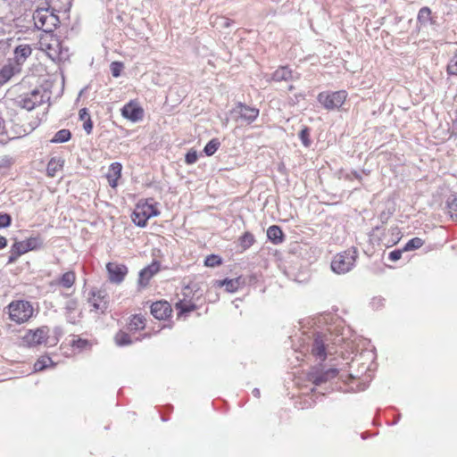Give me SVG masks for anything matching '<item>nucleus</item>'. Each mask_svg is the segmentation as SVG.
Listing matches in <instances>:
<instances>
[{
    "label": "nucleus",
    "mask_w": 457,
    "mask_h": 457,
    "mask_svg": "<svg viewBox=\"0 0 457 457\" xmlns=\"http://www.w3.org/2000/svg\"><path fill=\"white\" fill-rule=\"evenodd\" d=\"M50 99V92L42 87H37L30 92L21 94L15 99L17 106L31 111L36 106L42 104Z\"/></svg>",
    "instance_id": "obj_1"
},
{
    "label": "nucleus",
    "mask_w": 457,
    "mask_h": 457,
    "mask_svg": "<svg viewBox=\"0 0 457 457\" xmlns=\"http://www.w3.org/2000/svg\"><path fill=\"white\" fill-rule=\"evenodd\" d=\"M56 11L50 8H39L33 13V21L37 29L45 32L54 31L59 25L60 20Z\"/></svg>",
    "instance_id": "obj_2"
},
{
    "label": "nucleus",
    "mask_w": 457,
    "mask_h": 457,
    "mask_svg": "<svg viewBox=\"0 0 457 457\" xmlns=\"http://www.w3.org/2000/svg\"><path fill=\"white\" fill-rule=\"evenodd\" d=\"M199 287L197 284H191L183 288V299L179 300L175 303V308L178 311V316L186 315L197 309V305L192 301V298L197 295V299L202 295L198 294Z\"/></svg>",
    "instance_id": "obj_3"
},
{
    "label": "nucleus",
    "mask_w": 457,
    "mask_h": 457,
    "mask_svg": "<svg viewBox=\"0 0 457 457\" xmlns=\"http://www.w3.org/2000/svg\"><path fill=\"white\" fill-rule=\"evenodd\" d=\"M357 256L358 253L354 247L337 253L331 262L332 270L337 274L350 271L355 264Z\"/></svg>",
    "instance_id": "obj_4"
},
{
    "label": "nucleus",
    "mask_w": 457,
    "mask_h": 457,
    "mask_svg": "<svg viewBox=\"0 0 457 457\" xmlns=\"http://www.w3.org/2000/svg\"><path fill=\"white\" fill-rule=\"evenodd\" d=\"M9 319L18 324H21L32 316L33 306L29 301L17 300L11 302L8 306Z\"/></svg>",
    "instance_id": "obj_5"
},
{
    "label": "nucleus",
    "mask_w": 457,
    "mask_h": 457,
    "mask_svg": "<svg viewBox=\"0 0 457 457\" xmlns=\"http://www.w3.org/2000/svg\"><path fill=\"white\" fill-rule=\"evenodd\" d=\"M157 205V203L150 204L148 201L137 204L131 216L134 224L139 228H145L150 218L160 214Z\"/></svg>",
    "instance_id": "obj_6"
},
{
    "label": "nucleus",
    "mask_w": 457,
    "mask_h": 457,
    "mask_svg": "<svg viewBox=\"0 0 457 457\" xmlns=\"http://www.w3.org/2000/svg\"><path fill=\"white\" fill-rule=\"evenodd\" d=\"M345 90L323 91L317 96V101L328 111L339 109L347 98Z\"/></svg>",
    "instance_id": "obj_7"
},
{
    "label": "nucleus",
    "mask_w": 457,
    "mask_h": 457,
    "mask_svg": "<svg viewBox=\"0 0 457 457\" xmlns=\"http://www.w3.org/2000/svg\"><path fill=\"white\" fill-rule=\"evenodd\" d=\"M331 343V335L324 332H317L314 334L312 345V354L320 361L326 360L328 353L330 352L329 345Z\"/></svg>",
    "instance_id": "obj_8"
},
{
    "label": "nucleus",
    "mask_w": 457,
    "mask_h": 457,
    "mask_svg": "<svg viewBox=\"0 0 457 457\" xmlns=\"http://www.w3.org/2000/svg\"><path fill=\"white\" fill-rule=\"evenodd\" d=\"M88 303L94 311L105 312L109 307V295L104 289L93 287L88 294Z\"/></svg>",
    "instance_id": "obj_9"
},
{
    "label": "nucleus",
    "mask_w": 457,
    "mask_h": 457,
    "mask_svg": "<svg viewBox=\"0 0 457 457\" xmlns=\"http://www.w3.org/2000/svg\"><path fill=\"white\" fill-rule=\"evenodd\" d=\"M231 112L237 115V120H241L250 125L258 118L260 111L258 108L251 107L244 103L238 102Z\"/></svg>",
    "instance_id": "obj_10"
},
{
    "label": "nucleus",
    "mask_w": 457,
    "mask_h": 457,
    "mask_svg": "<svg viewBox=\"0 0 457 457\" xmlns=\"http://www.w3.org/2000/svg\"><path fill=\"white\" fill-rule=\"evenodd\" d=\"M48 332L49 328L46 326L37 328L35 330H29L23 337V342L29 346L49 344Z\"/></svg>",
    "instance_id": "obj_11"
},
{
    "label": "nucleus",
    "mask_w": 457,
    "mask_h": 457,
    "mask_svg": "<svg viewBox=\"0 0 457 457\" xmlns=\"http://www.w3.org/2000/svg\"><path fill=\"white\" fill-rule=\"evenodd\" d=\"M338 374V370L336 368H330L327 370H320L319 368H313L308 373L309 381L312 382L315 386H320L332 378H335Z\"/></svg>",
    "instance_id": "obj_12"
},
{
    "label": "nucleus",
    "mask_w": 457,
    "mask_h": 457,
    "mask_svg": "<svg viewBox=\"0 0 457 457\" xmlns=\"http://www.w3.org/2000/svg\"><path fill=\"white\" fill-rule=\"evenodd\" d=\"M108 278L111 283L120 284L128 274V267L125 264L108 262L106 264Z\"/></svg>",
    "instance_id": "obj_13"
},
{
    "label": "nucleus",
    "mask_w": 457,
    "mask_h": 457,
    "mask_svg": "<svg viewBox=\"0 0 457 457\" xmlns=\"http://www.w3.org/2000/svg\"><path fill=\"white\" fill-rule=\"evenodd\" d=\"M144 109L134 101L126 104L121 109V115L132 122L141 120L144 118Z\"/></svg>",
    "instance_id": "obj_14"
},
{
    "label": "nucleus",
    "mask_w": 457,
    "mask_h": 457,
    "mask_svg": "<svg viewBox=\"0 0 457 457\" xmlns=\"http://www.w3.org/2000/svg\"><path fill=\"white\" fill-rule=\"evenodd\" d=\"M159 270L160 263L158 262H153L150 265L142 269L138 274V286L140 287H145L150 279L159 271Z\"/></svg>",
    "instance_id": "obj_15"
},
{
    "label": "nucleus",
    "mask_w": 457,
    "mask_h": 457,
    "mask_svg": "<svg viewBox=\"0 0 457 457\" xmlns=\"http://www.w3.org/2000/svg\"><path fill=\"white\" fill-rule=\"evenodd\" d=\"M172 309L167 301H157L151 305V313L157 320H165L170 316Z\"/></svg>",
    "instance_id": "obj_16"
},
{
    "label": "nucleus",
    "mask_w": 457,
    "mask_h": 457,
    "mask_svg": "<svg viewBox=\"0 0 457 457\" xmlns=\"http://www.w3.org/2000/svg\"><path fill=\"white\" fill-rule=\"evenodd\" d=\"M300 77L299 74L296 73L295 76L293 71L289 68V66H279L272 74L271 80L275 82H282V81H292L296 80Z\"/></svg>",
    "instance_id": "obj_17"
},
{
    "label": "nucleus",
    "mask_w": 457,
    "mask_h": 457,
    "mask_svg": "<svg viewBox=\"0 0 457 457\" xmlns=\"http://www.w3.org/2000/svg\"><path fill=\"white\" fill-rule=\"evenodd\" d=\"M242 284V278L241 277H238L236 278H224L221 280H215L213 286L217 287H225V290L228 293H235L238 290Z\"/></svg>",
    "instance_id": "obj_18"
},
{
    "label": "nucleus",
    "mask_w": 457,
    "mask_h": 457,
    "mask_svg": "<svg viewBox=\"0 0 457 457\" xmlns=\"http://www.w3.org/2000/svg\"><path fill=\"white\" fill-rule=\"evenodd\" d=\"M13 54L17 64H21L32 54V48L29 45H19L14 48Z\"/></svg>",
    "instance_id": "obj_19"
},
{
    "label": "nucleus",
    "mask_w": 457,
    "mask_h": 457,
    "mask_svg": "<svg viewBox=\"0 0 457 457\" xmlns=\"http://www.w3.org/2000/svg\"><path fill=\"white\" fill-rule=\"evenodd\" d=\"M268 239L274 245L281 244L285 239V235L281 228L278 225H272L267 229Z\"/></svg>",
    "instance_id": "obj_20"
},
{
    "label": "nucleus",
    "mask_w": 457,
    "mask_h": 457,
    "mask_svg": "<svg viewBox=\"0 0 457 457\" xmlns=\"http://www.w3.org/2000/svg\"><path fill=\"white\" fill-rule=\"evenodd\" d=\"M145 327V318L141 314L132 315L128 324V329L129 331L142 330Z\"/></svg>",
    "instance_id": "obj_21"
},
{
    "label": "nucleus",
    "mask_w": 457,
    "mask_h": 457,
    "mask_svg": "<svg viewBox=\"0 0 457 457\" xmlns=\"http://www.w3.org/2000/svg\"><path fill=\"white\" fill-rule=\"evenodd\" d=\"M72 0H49V6L57 12H67L71 7Z\"/></svg>",
    "instance_id": "obj_22"
},
{
    "label": "nucleus",
    "mask_w": 457,
    "mask_h": 457,
    "mask_svg": "<svg viewBox=\"0 0 457 457\" xmlns=\"http://www.w3.org/2000/svg\"><path fill=\"white\" fill-rule=\"evenodd\" d=\"M23 242H24V245L26 246V249L28 252L34 251V250H39V249L43 248V246H44V240L39 236L30 237Z\"/></svg>",
    "instance_id": "obj_23"
},
{
    "label": "nucleus",
    "mask_w": 457,
    "mask_h": 457,
    "mask_svg": "<svg viewBox=\"0 0 457 457\" xmlns=\"http://www.w3.org/2000/svg\"><path fill=\"white\" fill-rule=\"evenodd\" d=\"M76 280L75 272L72 270L63 273L58 279L57 284L65 288H71Z\"/></svg>",
    "instance_id": "obj_24"
},
{
    "label": "nucleus",
    "mask_w": 457,
    "mask_h": 457,
    "mask_svg": "<svg viewBox=\"0 0 457 457\" xmlns=\"http://www.w3.org/2000/svg\"><path fill=\"white\" fill-rule=\"evenodd\" d=\"M16 69L12 64L4 65L0 69V85L7 83L15 74Z\"/></svg>",
    "instance_id": "obj_25"
},
{
    "label": "nucleus",
    "mask_w": 457,
    "mask_h": 457,
    "mask_svg": "<svg viewBox=\"0 0 457 457\" xmlns=\"http://www.w3.org/2000/svg\"><path fill=\"white\" fill-rule=\"evenodd\" d=\"M64 161L62 159L52 158L46 167V172L49 177H54L56 172L63 166Z\"/></svg>",
    "instance_id": "obj_26"
},
{
    "label": "nucleus",
    "mask_w": 457,
    "mask_h": 457,
    "mask_svg": "<svg viewBox=\"0 0 457 457\" xmlns=\"http://www.w3.org/2000/svg\"><path fill=\"white\" fill-rule=\"evenodd\" d=\"M71 138V132L67 129L58 130L50 140L53 144L66 143Z\"/></svg>",
    "instance_id": "obj_27"
},
{
    "label": "nucleus",
    "mask_w": 457,
    "mask_h": 457,
    "mask_svg": "<svg viewBox=\"0 0 457 457\" xmlns=\"http://www.w3.org/2000/svg\"><path fill=\"white\" fill-rule=\"evenodd\" d=\"M254 243H255L254 236L249 231L245 232L239 237V244H240L241 248L244 251L249 249Z\"/></svg>",
    "instance_id": "obj_28"
},
{
    "label": "nucleus",
    "mask_w": 457,
    "mask_h": 457,
    "mask_svg": "<svg viewBox=\"0 0 457 457\" xmlns=\"http://www.w3.org/2000/svg\"><path fill=\"white\" fill-rule=\"evenodd\" d=\"M220 140L218 138H212L205 145V146L204 148V153L207 156H212L216 153V151L220 148Z\"/></svg>",
    "instance_id": "obj_29"
},
{
    "label": "nucleus",
    "mask_w": 457,
    "mask_h": 457,
    "mask_svg": "<svg viewBox=\"0 0 457 457\" xmlns=\"http://www.w3.org/2000/svg\"><path fill=\"white\" fill-rule=\"evenodd\" d=\"M71 345L74 349L82 352L89 349L91 347V343L87 339L78 337L71 341Z\"/></svg>",
    "instance_id": "obj_30"
},
{
    "label": "nucleus",
    "mask_w": 457,
    "mask_h": 457,
    "mask_svg": "<svg viewBox=\"0 0 457 457\" xmlns=\"http://www.w3.org/2000/svg\"><path fill=\"white\" fill-rule=\"evenodd\" d=\"M299 138L305 147H310L312 145L311 129L307 126H303L299 132Z\"/></svg>",
    "instance_id": "obj_31"
},
{
    "label": "nucleus",
    "mask_w": 457,
    "mask_h": 457,
    "mask_svg": "<svg viewBox=\"0 0 457 457\" xmlns=\"http://www.w3.org/2000/svg\"><path fill=\"white\" fill-rule=\"evenodd\" d=\"M115 342L119 346H125L130 345L132 340L128 333L120 330L115 336Z\"/></svg>",
    "instance_id": "obj_32"
},
{
    "label": "nucleus",
    "mask_w": 457,
    "mask_h": 457,
    "mask_svg": "<svg viewBox=\"0 0 457 457\" xmlns=\"http://www.w3.org/2000/svg\"><path fill=\"white\" fill-rule=\"evenodd\" d=\"M424 245V240L420 237H413L410 239L405 245L403 246V250L405 252L407 251H412L420 248Z\"/></svg>",
    "instance_id": "obj_33"
},
{
    "label": "nucleus",
    "mask_w": 457,
    "mask_h": 457,
    "mask_svg": "<svg viewBox=\"0 0 457 457\" xmlns=\"http://www.w3.org/2000/svg\"><path fill=\"white\" fill-rule=\"evenodd\" d=\"M446 207L448 210V213L452 219L457 220V196H453V198H448L446 202Z\"/></svg>",
    "instance_id": "obj_34"
},
{
    "label": "nucleus",
    "mask_w": 457,
    "mask_h": 457,
    "mask_svg": "<svg viewBox=\"0 0 457 457\" xmlns=\"http://www.w3.org/2000/svg\"><path fill=\"white\" fill-rule=\"evenodd\" d=\"M417 20L420 23L422 24H425L428 21H431V10L428 7L420 8L418 12Z\"/></svg>",
    "instance_id": "obj_35"
},
{
    "label": "nucleus",
    "mask_w": 457,
    "mask_h": 457,
    "mask_svg": "<svg viewBox=\"0 0 457 457\" xmlns=\"http://www.w3.org/2000/svg\"><path fill=\"white\" fill-rule=\"evenodd\" d=\"M446 71L450 76H457V50L450 59L446 67Z\"/></svg>",
    "instance_id": "obj_36"
},
{
    "label": "nucleus",
    "mask_w": 457,
    "mask_h": 457,
    "mask_svg": "<svg viewBox=\"0 0 457 457\" xmlns=\"http://www.w3.org/2000/svg\"><path fill=\"white\" fill-rule=\"evenodd\" d=\"M53 361L50 357H41L34 363V370L35 371H41L47 368L49 364H52Z\"/></svg>",
    "instance_id": "obj_37"
},
{
    "label": "nucleus",
    "mask_w": 457,
    "mask_h": 457,
    "mask_svg": "<svg viewBox=\"0 0 457 457\" xmlns=\"http://www.w3.org/2000/svg\"><path fill=\"white\" fill-rule=\"evenodd\" d=\"M11 252L13 253V254H15L16 256H21L26 253H28L27 249H26V246L24 245V242L23 241H20V242H15L12 246H11V249H10Z\"/></svg>",
    "instance_id": "obj_38"
},
{
    "label": "nucleus",
    "mask_w": 457,
    "mask_h": 457,
    "mask_svg": "<svg viewBox=\"0 0 457 457\" xmlns=\"http://www.w3.org/2000/svg\"><path fill=\"white\" fill-rule=\"evenodd\" d=\"M222 259L216 254H210L204 260V265L207 267H215L221 264Z\"/></svg>",
    "instance_id": "obj_39"
},
{
    "label": "nucleus",
    "mask_w": 457,
    "mask_h": 457,
    "mask_svg": "<svg viewBox=\"0 0 457 457\" xmlns=\"http://www.w3.org/2000/svg\"><path fill=\"white\" fill-rule=\"evenodd\" d=\"M124 65L121 62H112L110 64V70L112 77L118 78L120 76Z\"/></svg>",
    "instance_id": "obj_40"
},
{
    "label": "nucleus",
    "mask_w": 457,
    "mask_h": 457,
    "mask_svg": "<svg viewBox=\"0 0 457 457\" xmlns=\"http://www.w3.org/2000/svg\"><path fill=\"white\" fill-rule=\"evenodd\" d=\"M121 170H122V165L120 162H112L110 165L108 174H112V177H116V179H120V175H121Z\"/></svg>",
    "instance_id": "obj_41"
},
{
    "label": "nucleus",
    "mask_w": 457,
    "mask_h": 457,
    "mask_svg": "<svg viewBox=\"0 0 457 457\" xmlns=\"http://www.w3.org/2000/svg\"><path fill=\"white\" fill-rule=\"evenodd\" d=\"M12 221V216L6 212H0V229L6 228L11 226Z\"/></svg>",
    "instance_id": "obj_42"
},
{
    "label": "nucleus",
    "mask_w": 457,
    "mask_h": 457,
    "mask_svg": "<svg viewBox=\"0 0 457 457\" xmlns=\"http://www.w3.org/2000/svg\"><path fill=\"white\" fill-rule=\"evenodd\" d=\"M15 160L12 156L4 155L0 158V169H9Z\"/></svg>",
    "instance_id": "obj_43"
},
{
    "label": "nucleus",
    "mask_w": 457,
    "mask_h": 457,
    "mask_svg": "<svg viewBox=\"0 0 457 457\" xmlns=\"http://www.w3.org/2000/svg\"><path fill=\"white\" fill-rule=\"evenodd\" d=\"M197 159L198 154L195 150H190L185 155V162L188 165L195 163Z\"/></svg>",
    "instance_id": "obj_44"
},
{
    "label": "nucleus",
    "mask_w": 457,
    "mask_h": 457,
    "mask_svg": "<svg viewBox=\"0 0 457 457\" xmlns=\"http://www.w3.org/2000/svg\"><path fill=\"white\" fill-rule=\"evenodd\" d=\"M449 130L451 137H457V109L453 112L452 124Z\"/></svg>",
    "instance_id": "obj_45"
},
{
    "label": "nucleus",
    "mask_w": 457,
    "mask_h": 457,
    "mask_svg": "<svg viewBox=\"0 0 457 457\" xmlns=\"http://www.w3.org/2000/svg\"><path fill=\"white\" fill-rule=\"evenodd\" d=\"M79 303L75 298L70 299L65 303L66 313H73L78 308Z\"/></svg>",
    "instance_id": "obj_46"
},
{
    "label": "nucleus",
    "mask_w": 457,
    "mask_h": 457,
    "mask_svg": "<svg viewBox=\"0 0 457 457\" xmlns=\"http://www.w3.org/2000/svg\"><path fill=\"white\" fill-rule=\"evenodd\" d=\"M405 252L403 249H395L389 253L388 259L392 262H396L401 259L403 253Z\"/></svg>",
    "instance_id": "obj_47"
},
{
    "label": "nucleus",
    "mask_w": 457,
    "mask_h": 457,
    "mask_svg": "<svg viewBox=\"0 0 457 457\" xmlns=\"http://www.w3.org/2000/svg\"><path fill=\"white\" fill-rule=\"evenodd\" d=\"M83 129L87 135H90L92 133L93 121L91 120V117H87V119L84 121Z\"/></svg>",
    "instance_id": "obj_48"
},
{
    "label": "nucleus",
    "mask_w": 457,
    "mask_h": 457,
    "mask_svg": "<svg viewBox=\"0 0 457 457\" xmlns=\"http://www.w3.org/2000/svg\"><path fill=\"white\" fill-rule=\"evenodd\" d=\"M390 231H391V234H392L393 236H396V239H393V240L390 242V245H395V244L399 241V239H400V237H399L400 230H399V228H398L397 227H395V228H392L390 229Z\"/></svg>",
    "instance_id": "obj_49"
},
{
    "label": "nucleus",
    "mask_w": 457,
    "mask_h": 457,
    "mask_svg": "<svg viewBox=\"0 0 457 457\" xmlns=\"http://www.w3.org/2000/svg\"><path fill=\"white\" fill-rule=\"evenodd\" d=\"M5 133V120L2 114V105L0 104V136Z\"/></svg>",
    "instance_id": "obj_50"
},
{
    "label": "nucleus",
    "mask_w": 457,
    "mask_h": 457,
    "mask_svg": "<svg viewBox=\"0 0 457 457\" xmlns=\"http://www.w3.org/2000/svg\"><path fill=\"white\" fill-rule=\"evenodd\" d=\"M79 120L85 121L87 117H90L88 110L87 108H82L79 112Z\"/></svg>",
    "instance_id": "obj_51"
},
{
    "label": "nucleus",
    "mask_w": 457,
    "mask_h": 457,
    "mask_svg": "<svg viewBox=\"0 0 457 457\" xmlns=\"http://www.w3.org/2000/svg\"><path fill=\"white\" fill-rule=\"evenodd\" d=\"M54 332L55 334L56 337H60L62 336V330L60 327H55L54 329ZM58 341V337H55L54 340L52 341H49L50 343L49 344H56V342Z\"/></svg>",
    "instance_id": "obj_52"
},
{
    "label": "nucleus",
    "mask_w": 457,
    "mask_h": 457,
    "mask_svg": "<svg viewBox=\"0 0 457 457\" xmlns=\"http://www.w3.org/2000/svg\"><path fill=\"white\" fill-rule=\"evenodd\" d=\"M107 179H108V182H109V185L112 187H115L117 186V180L119 179H116V177H112V174H108L107 175Z\"/></svg>",
    "instance_id": "obj_53"
},
{
    "label": "nucleus",
    "mask_w": 457,
    "mask_h": 457,
    "mask_svg": "<svg viewBox=\"0 0 457 457\" xmlns=\"http://www.w3.org/2000/svg\"><path fill=\"white\" fill-rule=\"evenodd\" d=\"M18 258H19V256H16L15 254H13L12 252L10 251V255L8 257L7 263L8 264L13 263V262H15L17 261Z\"/></svg>",
    "instance_id": "obj_54"
},
{
    "label": "nucleus",
    "mask_w": 457,
    "mask_h": 457,
    "mask_svg": "<svg viewBox=\"0 0 457 457\" xmlns=\"http://www.w3.org/2000/svg\"><path fill=\"white\" fill-rule=\"evenodd\" d=\"M231 23H233L232 20H230L228 18H222V23H221L222 27L228 28L231 25Z\"/></svg>",
    "instance_id": "obj_55"
},
{
    "label": "nucleus",
    "mask_w": 457,
    "mask_h": 457,
    "mask_svg": "<svg viewBox=\"0 0 457 457\" xmlns=\"http://www.w3.org/2000/svg\"><path fill=\"white\" fill-rule=\"evenodd\" d=\"M7 246V239L0 235V250Z\"/></svg>",
    "instance_id": "obj_56"
},
{
    "label": "nucleus",
    "mask_w": 457,
    "mask_h": 457,
    "mask_svg": "<svg viewBox=\"0 0 457 457\" xmlns=\"http://www.w3.org/2000/svg\"><path fill=\"white\" fill-rule=\"evenodd\" d=\"M66 319L68 322L74 324L76 322L75 318L72 316V313H66Z\"/></svg>",
    "instance_id": "obj_57"
},
{
    "label": "nucleus",
    "mask_w": 457,
    "mask_h": 457,
    "mask_svg": "<svg viewBox=\"0 0 457 457\" xmlns=\"http://www.w3.org/2000/svg\"><path fill=\"white\" fill-rule=\"evenodd\" d=\"M252 393L256 398H259L261 395L259 388H254Z\"/></svg>",
    "instance_id": "obj_58"
},
{
    "label": "nucleus",
    "mask_w": 457,
    "mask_h": 457,
    "mask_svg": "<svg viewBox=\"0 0 457 457\" xmlns=\"http://www.w3.org/2000/svg\"><path fill=\"white\" fill-rule=\"evenodd\" d=\"M353 174L357 179H361V176L357 171H353Z\"/></svg>",
    "instance_id": "obj_59"
},
{
    "label": "nucleus",
    "mask_w": 457,
    "mask_h": 457,
    "mask_svg": "<svg viewBox=\"0 0 457 457\" xmlns=\"http://www.w3.org/2000/svg\"><path fill=\"white\" fill-rule=\"evenodd\" d=\"M381 302H382V299L374 298L372 303L375 304L377 303V304H379V303H381Z\"/></svg>",
    "instance_id": "obj_60"
},
{
    "label": "nucleus",
    "mask_w": 457,
    "mask_h": 457,
    "mask_svg": "<svg viewBox=\"0 0 457 457\" xmlns=\"http://www.w3.org/2000/svg\"><path fill=\"white\" fill-rule=\"evenodd\" d=\"M381 302H382V299L374 298L372 303L375 304L377 303V304H379V303H381Z\"/></svg>",
    "instance_id": "obj_61"
},
{
    "label": "nucleus",
    "mask_w": 457,
    "mask_h": 457,
    "mask_svg": "<svg viewBox=\"0 0 457 457\" xmlns=\"http://www.w3.org/2000/svg\"><path fill=\"white\" fill-rule=\"evenodd\" d=\"M380 219L382 220L383 222H386V220H387L384 213L380 215Z\"/></svg>",
    "instance_id": "obj_62"
},
{
    "label": "nucleus",
    "mask_w": 457,
    "mask_h": 457,
    "mask_svg": "<svg viewBox=\"0 0 457 457\" xmlns=\"http://www.w3.org/2000/svg\"><path fill=\"white\" fill-rule=\"evenodd\" d=\"M379 229H380V227H379V226L375 227V228H373V233H374L375 231L379 230Z\"/></svg>",
    "instance_id": "obj_63"
},
{
    "label": "nucleus",
    "mask_w": 457,
    "mask_h": 457,
    "mask_svg": "<svg viewBox=\"0 0 457 457\" xmlns=\"http://www.w3.org/2000/svg\"><path fill=\"white\" fill-rule=\"evenodd\" d=\"M294 89H295V87H294L293 85H290V86L288 87V90H289V91H292V90H294Z\"/></svg>",
    "instance_id": "obj_64"
}]
</instances>
